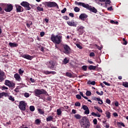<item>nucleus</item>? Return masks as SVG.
<instances>
[{
  "label": "nucleus",
  "instance_id": "f257e3e1",
  "mask_svg": "<svg viewBox=\"0 0 128 128\" xmlns=\"http://www.w3.org/2000/svg\"><path fill=\"white\" fill-rule=\"evenodd\" d=\"M76 5H78V6H82L84 8H86L87 10H90L91 12L93 13H97V10L94 8V7H92L90 6L89 4H86L85 3H82V2H78L77 1L75 2Z\"/></svg>",
  "mask_w": 128,
  "mask_h": 128
},
{
  "label": "nucleus",
  "instance_id": "f03ea898",
  "mask_svg": "<svg viewBox=\"0 0 128 128\" xmlns=\"http://www.w3.org/2000/svg\"><path fill=\"white\" fill-rule=\"evenodd\" d=\"M50 40L54 44H60L62 41V35L52 34L50 36Z\"/></svg>",
  "mask_w": 128,
  "mask_h": 128
},
{
  "label": "nucleus",
  "instance_id": "7ed1b4c3",
  "mask_svg": "<svg viewBox=\"0 0 128 128\" xmlns=\"http://www.w3.org/2000/svg\"><path fill=\"white\" fill-rule=\"evenodd\" d=\"M34 94L37 97H40L42 99V97L40 96V95L44 94L46 96H49L48 93L45 90V89H35L34 91Z\"/></svg>",
  "mask_w": 128,
  "mask_h": 128
},
{
  "label": "nucleus",
  "instance_id": "20e7f679",
  "mask_svg": "<svg viewBox=\"0 0 128 128\" xmlns=\"http://www.w3.org/2000/svg\"><path fill=\"white\" fill-rule=\"evenodd\" d=\"M82 127L84 128H90V120L86 117L84 116L82 118V122H80Z\"/></svg>",
  "mask_w": 128,
  "mask_h": 128
},
{
  "label": "nucleus",
  "instance_id": "39448f33",
  "mask_svg": "<svg viewBox=\"0 0 128 128\" xmlns=\"http://www.w3.org/2000/svg\"><path fill=\"white\" fill-rule=\"evenodd\" d=\"M42 4L44 6V7L47 8L48 7V8H54L56 7L58 9V5L57 3L56 2H44L42 3Z\"/></svg>",
  "mask_w": 128,
  "mask_h": 128
},
{
  "label": "nucleus",
  "instance_id": "423d86ee",
  "mask_svg": "<svg viewBox=\"0 0 128 128\" xmlns=\"http://www.w3.org/2000/svg\"><path fill=\"white\" fill-rule=\"evenodd\" d=\"M4 96L8 97L9 100L11 101H15L14 97L10 95V92H0V98H2Z\"/></svg>",
  "mask_w": 128,
  "mask_h": 128
},
{
  "label": "nucleus",
  "instance_id": "0eeeda50",
  "mask_svg": "<svg viewBox=\"0 0 128 128\" xmlns=\"http://www.w3.org/2000/svg\"><path fill=\"white\" fill-rule=\"evenodd\" d=\"M4 11H6V12H11L14 8L13 6L12 5V4H5L4 5Z\"/></svg>",
  "mask_w": 128,
  "mask_h": 128
},
{
  "label": "nucleus",
  "instance_id": "6e6552de",
  "mask_svg": "<svg viewBox=\"0 0 128 128\" xmlns=\"http://www.w3.org/2000/svg\"><path fill=\"white\" fill-rule=\"evenodd\" d=\"M63 48L64 49V53H65V54H70L71 48H70L68 45H67L66 44H63Z\"/></svg>",
  "mask_w": 128,
  "mask_h": 128
},
{
  "label": "nucleus",
  "instance_id": "1a4fd4ad",
  "mask_svg": "<svg viewBox=\"0 0 128 128\" xmlns=\"http://www.w3.org/2000/svg\"><path fill=\"white\" fill-rule=\"evenodd\" d=\"M20 5L22 6V7H24L26 10H31V7H30V6H32V5L28 2H23L20 4Z\"/></svg>",
  "mask_w": 128,
  "mask_h": 128
},
{
  "label": "nucleus",
  "instance_id": "9d476101",
  "mask_svg": "<svg viewBox=\"0 0 128 128\" xmlns=\"http://www.w3.org/2000/svg\"><path fill=\"white\" fill-rule=\"evenodd\" d=\"M26 103L24 101H20L19 104V108L20 110L24 111L26 109Z\"/></svg>",
  "mask_w": 128,
  "mask_h": 128
},
{
  "label": "nucleus",
  "instance_id": "9b49d317",
  "mask_svg": "<svg viewBox=\"0 0 128 128\" xmlns=\"http://www.w3.org/2000/svg\"><path fill=\"white\" fill-rule=\"evenodd\" d=\"M47 66L48 68L53 70L54 68V66H56V63L54 61H50L47 64Z\"/></svg>",
  "mask_w": 128,
  "mask_h": 128
},
{
  "label": "nucleus",
  "instance_id": "f8f14e48",
  "mask_svg": "<svg viewBox=\"0 0 128 128\" xmlns=\"http://www.w3.org/2000/svg\"><path fill=\"white\" fill-rule=\"evenodd\" d=\"M4 84L5 85L8 86V87H14L16 85L15 83L12 82L10 80H6Z\"/></svg>",
  "mask_w": 128,
  "mask_h": 128
},
{
  "label": "nucleus",
  "instance_id": "ddd939ff",
  "mask_svg": "<svg viewBox=\"0 0 128 128\" xmlns=\"http://www.w3.org/2000/svg\"><path fill=\"white\" fill-rule=\"evenodd\" d=\"M84 28L85 27H84V26H78L77 30L78 31L80 35H82L83 33H84Z\"/></svg>",
  "mask_w": 128,
  "mask_h": 128
},
{
  "label": "nucleus",
  "instance_id": "4468645a",
  "mask_svg": "<svg viewBox=\"0 0 128 128\" xmlns=\"http://www.w3.org/2000/svg\"><path fill=\"white\" fill-rule=\"evenodd\" d=\"M21 57H23V58L27 59L28 60H32V59L34 58V56H31V55H29L28 54H24L23 55H21Z\"/></svg>",
  "mask_w": 128,
  "mask_h": 128
},
{
  "label": "nucleus",
  "instance_id": "2eb2a0df",
  "mask_svg": "<svg viewBox=\"0 0 128 128\" xmlns=\"http://www.w3.org/2000/svg\"><path fill=\"white\" fill-rule=\"evenodd\" d=\"M16 12L18 13L20 12H24V9L23 7H22V5L20 6V5H17L16 6Z\"/></svg>",
  "mask_w": 128,
  "mask_h": 128
},
{
  "label": "nucleus",
  "instance_id": "dca6fc26",
  "mask_svg": "<svg viewBox=\"0 0 128 128\" xmlns=\"http://www.w3.org/2000/svg\"><path fill=\"white\" fill-rule=\"evenodd\" d=\"M82 108L84 109V110H85V114H90V111L88 106H86V105H82Z\"/></svg>",
  "mask_w": 128,
  "mask_h": 128
},
{
  "label": "nucleus",
  "instance_id": "f3484780",
  "mask_svg": "<svg viewBox=\"0 0 128 128\" xmlns=\"http://www.w3.org/2000/svg\"><path fill=\"white\" fill-rule=\"evenodd\" d=\"M88 15H86V14H80V16L79 18L81 20L84 21V20H86V18H88Z\"/></svg>",
  "mask_w": 128,
  "mask_h": 128
},
{
  "label": "nucleus",
  "instance_id": "a211bd4d",
  "mask_svg": "<svg viewBox=\"0 0 128 128\" xmlns=\"http://www.w3.org/2000/svg\"><path fill=\"white\" fill-rule=\"evenodd\" d=\"M4 72L0 70V82H2V81H4Z\"/></svg>",
  "mask_w": 128,
  "mask_h": 128
},
{
  "label": "nucleus",
  "instance_id": "6ab92c4d",
  "mask_svg": "<svg viewBox=\"0 0 128 128\" xmlns=\"http://www.w3.org/2000/svg\"><path fill=\"white\" fill-rule=\"evenodd\" d=\"M14 78H15V79H16V80H17V81H21L22 80V78L20 74H18V73H16V74H14Z\"/></svg>",
  "mask_w": 128,
  "mask_h": 128
},
{
  "label": "nucleus",
  "instance_id": "aec40b11",
  "mask_svg": "<svg viewBox=\"0 0 128 128\" xmlns=\"http://www.w3.org/2000/svg\"><path fill=\"white\" fill-rule=\"evenodd\" d=\"M67 24L69 26H72L73 27H76V24L74 22L67 21Z\"/></svg>",
  "mask_w": 128,
  "mask_h": 128
},
{
  "label": "nucleus",
  "instance_id": "412c9836",
  "mask_svg": "<svg viewBox=\"0 0 128 128\" xmlns=\"http://www.w3.org/2000/svg\"><path fill=\"white\" fill-rule=\"evenodd\" d=\"M9 46H10V47H11V48H14V47H18V45L17 43L10 42Z\"/></svg>",
  "mask_w": 128,
  "mask_h": 128
},
{
  "label": "nucleus",
  "instance_id": "4be33fe9",
  "mask_svg": "<svg viewBox=\"0 0 128 128\" xmlns=\"http://www.w3.org/2000/svg\"><path fill=\"white\" fill-rule=\"evenodd\" d=\"M44 73L46 75L50 74H52L54 75V74H56V71H44Z\"/></svg>",
  "mask_w": 128,
  "mask_h": 128
},
{
  "label": "nucleus",
  "instance_id": "5701e85b",
  "mask_svg": "<svg viewBox=\"0 0 128 128\" xmlns=\"http://www.w3.org/2000/svg\"><path fill=\"white\" fill-rule=\"evenodd\" d=\"M106 117L107 118H110L111 117V113L109 111H106Z\"/></svg>",
  "mask_w": 128,
  "mask_h": 128
},
{
  "label": "nucleus",
  "instance_id": "b1692460",
  "mask_svg": "<svg viewBox=\"0 0 128 128\" xmlns=\"http://www.w3.org/2000/svg\"><path fill=\"white\" fill-rule=\"evenodd\" d=\"M68 62H69V60L68 59V58H64L62 61V62L64 63V64H68Z\"/></svg>",
  "mask_w": 128,
  "mask_h": 128
},
{
  "label": "nucleus",
  "instance_id": "393cba45",
  "mask_svg": "<svg viewBox=\"0 0 128 128\" xmlns=\"http://www.w3.org/2000/svg\"><path fill=\"white\" fill-rule=\"evenodd\" d=\"M38 113H40V114H44V111L42 110V109L41 108H38Z\"/></svg>",
  "mask_w": 128,
  "mask_h": 128
},
{
  "label": "nucleus",
  "instance_id": "a878e982",
  "mask_svg": "<svg viewBox=\"0 0 128 128\" xmlns=\"http://www.w3.org/2000/svg\"><path fill=\"white\" fill-rule=\"evenodd\" d=\"M54 119L53 116H50L46 118V121H52Z\"/></svg>",
  "mask_w": 128,
  "mask_h": 128
},
{
  "label": "nucleus",
  "instance_id": "bb28decb",
  "mask_svg": "<svg viewBox=\"0 0 128 128\" xmlns=\"http://www.w3.org/2000/svg\"><path fill=\"white\" fill-rule=\"evenodd\" d=\"M96 68V66H94L93 65H90V66H89L90 70H95Z\"/></svg>",
  "mask_w": 128,
  "mask_h": 128
},
{
  "label": "nucleus",
  "instance_id": "cd10ccee",
  "mask_svg": "<svg viewBox=\"0 0 128 128\" xmlns=\"http://www.w3.org/2000/svg\"><path fill=\"white\" fill-rule=\"evenodd\" d=\"M96 81H90V80H88V84H91L92 85H96Z\"/></svg>",
  "mask_w": 128,
  "mask_h": 128
},
{
  "label": "nucleus",
  "instance_id": "c85d7f7f",
  "mask_svg": "<svg viewBox=\"0 0 128 128\" xmlns=\"http://www.w3.org/2000/svg\"><path fill=\"white\" fill-rule=\"evenodd\" d=\"M122 86H124V87H126V88H128V82H122Z\"/></svg>",
  "mask_w": 128,
  "mask_h": 128
},
{
  "label": "nucleus",
  "instance_id": "c756f323",
  "mask_svg": "<svg viewBox=\"0 0 128 128\" xmlns=\"http://www.w3.org/2000/svg\"><path fill=\"white\" fill-rule=\"evenodd\" d=\"M94 109H96L99 112H102V109H101L100 107L94 106Z\"/></svg>",
  "mask_w": 128,
  "mask_h": 128
},
{
  "label": "nucleus",
  "instance_id": "7c9ffc66",
  "mask_svg": "<svg viewBox=\"0 0 128 128\" xmlns=\"http://www.w3.org/2000/svg\"><path fill=\"white\" fill-rule=\"evenodd\" d=\"M30 110L32 112H34L35 110V107L33 105L30 106Z\"/></svg>",
  "mask_w": 128,
  "mask_h": 128
},
{
  "label": "nucleus",
  "instance_id": "2f4dec72",
  "mask_svg": "<svg viewBox=\"0 0 128 128\" xmlns=\"http://www.w3.org/2000/svg\"><path fill=\"white\" fill-rule=\"evenodd\" d=\"M117 124L118 126L121 125L122 126H123V127H125V124L122 122H117Z\"/></svg>",
  "mask_w": 128,
  "mask_h": 128
},
{
  "label": "nucleus",
  "instance_id": "473e14b6",
  "mask_svg": "<svg viewBox=\"0 0 128 128\" xmlns=\"http://www.w3.org/2000/svg\"><path fill=\"white\" fill-rule=\"evenodd\" d=\"M74 117L76 119H80L82 118V116H80V114H75Z\"/></svg>",
  "mask_w": 128,
  "mask_h": 128
},
{
  "label": "nucleus",
  "instance_id": "72a5a7b5",
  "mask_svg": "<svg viewBox=\"0 0 128 128\" xmlns=\"http://www.w3.org/2000/svg\"><path fill=\"white\" fill-rule=\"evenodd\" d=\"M66 76H67L68 77H70V78H71V77H72V73H70V72H66Z\"/></svg>",
  "mask_w": 128,
  "mask_h": 128
},
{
  "label": "nucleus",
  "instance_id": "f704fd0d",
  "mask_svg": "<svg viewBox=\"0 0 128 128\" xmlns=\"http://www.w3.org/2000/svg\"><path fill=\"white\" fill-rule=\"evenodd\" d=\"M56 113H57L58 115H60L62 113V111L61 109H57Z\"/></svg>",
  "mask_w": 128,
  "mask_h": 128
},
{
  "label": "nucleus",
  "instance_id": "c9c22d12",
  "mask_svg": "<svg viewBox=\"0 0 128 128\" xmlns=\"http://www.w3.org/2000/svg\"><path fill=\"white\" fill-rule=\"evenodd\" d=\"M74 11H75V12H79L80 11V8H78V7H75L74 8Z\"/></svg>",
  "mask_w": 128,
  "mask_h": 128
},
{
  "label": "nucleus",
  "instance_id": "e433bc0d",
  "mask_svg": "<svg viewBox=\"0 0 128 128\" xmlns=\"http://www.w3.org/2000/svg\"><path fill=\"white\" fill-rule=\"evenodd\" d=\"M37 10L39 12H40V11H44V8H41V7L40 6H38L37 7Z\"/></svg>",
  "mask_w": 128,
  "mask_h": 128
},
{
  "label": "nucleus",
  "instance_id": "4c0bfd02",
  "mask_svg": "<svg viewBox=\"0 0 128 128\" xmlns=\"http://www.w3.org/2000/svg\"><path fill=\"white\" fill-rule=\"evenodd\" d=\"M82 69L84 71H86V70L88 69V67L86 65H84V66H82Z\"/></svg>",
  "mask_w": 128,
  "mask_h": 128
},
{
  "label": "nucleus",
  "instance_id": "58836bf2",
  "mask_svg": "<svg viewBox=\"0 0 128 128\" xmlns=\"http://www.w3.org/2000/svg\"><path fill=\"white\" fill-rule=\"evenodd\" d=\"M35 122L36 124H40V120L39 118L36 119L35 120Z\"/></svg>",
  "mask_w": 128,
  "mask_h": 128
},
{
  "label": "nucleus",
  "instance_id": "ea45409f",
  "mask_svg": "<svg viewBox=\"0 0 128 128\" xmlns=\"http://www.w3.org/2000/svg\"><path fill=\"white\" fill-rule=\"evenodd\" d=\"M52 99V96H50V95L48 94V97H47V98H46V100H47L48 101H50Z\"/></svg>",
  "mask_w": 128,
  "mask_h": 128
},
{
  "label": "nucleus",
  "instance_id": "a19ab883",
  "mask_svg": "<svg viewBox=\"0 0 128 128\" xmlns=\"http://www.w3.org/2000/svg\"><path fill=\"white\" fill-rule=\"evenodd\" d=\"M62 110H66L67 109H68L69 107L68 106H63L62 107Z\"/></svg>",
  "mask_w": 128,
  "mask_h": 128
},
{
  "label": "nucleus",
  "instance_id": "79ce46f5",
  "mask_svg": "<svg viewBox=\"0 0 128 128\" xmlns=\"http://www.w3.org/2000/svg\"><path fill=\"white\" fill-rule=\"evenodd\" d=\"M96 93H97V94H98V95H103L104 94V91H100V92H99L98 91H96Z\"/></svg>",
  "mask_w": 128,
  "mask_h": 128
},
{
  "label": "nucleus",
  "instance_id": "37998d69",
  "mask_svg": "<svg viewBox=\"0 0 128 128\" xmlns=\"http://www.w3.org/2000/svg\"><path fill=\"white\" fill-rule=\"evenodd\" d=\"M24 97H26V98H28V97H30V93H28V92H26L24 94Z\"/></svg>",
  "mask_w": 128,
  "mask_h": 128
},
{
  "label": "nucleus",
  "instance_id": "c03bdc74",
  "mask_svg": "<svg viewBox=\"0 0 128 128\" xmlns=\"http://www.w3.org/2000/svg\"><path fill=\"white\" fill-rule=\"evenodd\" d=\"M86 96H90V95H92V92H90V91H86Z\"/></svg>",
  "mask_w": 128,
  "mask_h": 128
},
{
  "label": "nucleus",
  "instance_id": "a18cd8bd",
  "mask_svg": "<svg viewBox=\"0 0 128 128\" xmlns=\"http://www.w3.org/2000/svg\"><path fill=\"white\" fill-rule=\"evenodd\" d=\"M93 123L95 125L97 124L98 120H97L96 118H94V119H93Z\"/></svg>",
  "mask_w": 128,
  "mask_h": 128
},
{
  "label": "nucleus",
  "instance_id": "49530a36",
  "mask_svg": "<svg viewBox=\"0 0 128 128\" xmlns=\"http://www.w3.org/2000/svg\"><path fill=\"white\" fill-rule=\"evenodd\" d=\"M93 100H95L96 101H98V102H100V98H98V97H93L92 98Z\"/></svg>",
  "mask_w": 128,
  "mask_h": 128
},
{
  "label": "nucleus",
  "instance_id": "de8ad7c7",
  "mask_svg": "<svg viewBox=\"0 0 128 128\" xmlns=\"http://www.w3.org/2000/svg\"><path fill=\"white\" fill-rule=\"evenodd\" d=\"M74 105H75V106H80L81 104H80V102H75Z\"/></svg>",
  "mask_w": 128,
  "mask_h": 128
},
{
  "label": "nucleus",
  "instance_id": "09e8293b",
  "mask_svg": "<svg viewBox=\"0 0 128 128\" xmlns=\"http://www.w3.org/2000/svg\"><path fill=\"white\" fill-rule=\"evenodd\" d=\"M18 73L19 74H23V73H24V70H22L21 68L19 69Z\"/></svg>",
  "mask_w": 128,
  "mask_h": 128
},
{
  "label": "nucleus",
  "instance_id": "8fccbe9b",
  "mask_svg": "<svg viewBox=\"0 0 128 128\" xmlns=\"http://www.w3.org/2000/svg\"><path fill=\"white\" fill-rule=\"evenodd\" d=\"M76 46L78 47V48H79V49H82V46H81V45H80L79 44H76Z\"/></svg>",
  "mask_w": 128,
  "mask_h": 128
},
{
  "label": "nucleus",
  "instance_id": "3c124183",
  "mask_svg": "<svg viewBox=\"0 0 128 128\" xmlns=\"http://www.w3.org/2000/svg\"><path fill=\"white\" fill-rule=\"evenodd\" d=\"M106 103H108V104H110L111 100H110V99H108V98H107L106 99Z\"/></svg>",
  "mask_w": 128,
  "mask_h": 128
},
{
  "label": "nucleus",
  "instance_id": "603ef678",
  "mask_svg": "<svg viewBox=\"0 0 128 128\" xmlns=\"http://www.w3.org/2000/svg\"><path fill=\"white\" fill-rule=\"evenodd\" d=\"M66 8H64L62 10L61 12L62 13V14H64V13H66Z\"/></svg>",
  "mask_w": 128,
  "mask_h": 128
},
{
  "label": "nucleus",
  "instance_id": "864d4df0",
  "mask_svg": "<svg viewBox=\"0 0 128 128\" xmlns=\"http://www.w3.org/2000/svg\"><path fill=\"white\" fill-rule=\"evenodd\" d=\"M63 19H64V20H69V17H68V16H62Z\"/></svg>",
  "mask_w": 128,
  "mask_h": 128
},
{
  "label": "nucleus",
  "instance_id": "5fc2aeb1",
  "mask_svg": "<svg viewBox=\"0 0 128 128\" xmlns=\"http://www.w3.org/2000/svg\"><path fill=\"white\" fill-rule=\"evenodd\" d=\"M106 4H110L111 3L110 0H105Z\"/></svg>",
  "mask_w": 128,
  "mask_h": 128
},
{
  "label": "nucleus",
  "instance_id": "6e6d98bb",
  "mask_svg": "<svg viewBox=\"0 0 128 128\" xmlns=\"http://www.w3.org/2000/svg\"><path fill=\"white\" fill-rule=\"evenodd\" d=\"M90 57H94V56H95V53H94V52H91L90 54Z\"/></svg>",
  "mask_w": 128,
  "mask_h": 128
},
{
  "label": "nucleus",
  "instance_id": "4d7b16f0",
  "mask_svg": "<svg viewBox=\"0 0 128 128\" xmlns=\"http://www.w3.org/2000/svg\"><path fill=\"white\" fill-rule=\"evenodd\" d=\"M103 83H104V84H105V85H107L108 86H110V83H108L106 81H104Z\"/></svg>",
  "mask_w": 128,
  "mask_h": 128
},
{
  "label": "nucleus",
  "instance_id": "13d9d810",
  "mask_svg": "<svg viewBox=\"0 0 128 128\" xmlns=\"http://www.w3.org/2000/svg\"><path fill=\"white\" fill-rule=\"evenodd\" d=\"M76 98H78V99H81V98H82V96H80V94H77L76 95Z\"/></svg>",
  "mask_w": 128,
  "mask_h": 128
},
{
  "label": "nucleus",
  "instance_id": "bf43d9fd",
  "mask_svg": "<svg viewBox=\"0 0 128 128\" xmlns=\"http://www.w3.org/2000/svg\"><path fill=\"white\" fill-rule=\"evenodd\" d=\"M8 89V87H6V86H2V90H6Z\"/></svg>",
  "mask_w": 128,
  "mask_h": 128
},
{
  "label": "nucleus",
  "instance_id": "052dcab7",
  "mask_svg": "<svg viewBox=\"0 0 128 128\" xmlns=\"http://www.w3.org/2000/svg\"><path fill=\"white\" fill-rule=\"evenodd\" d=\"M105 127L106 128H109V127H110V124H109V123H107L106 121V122Z\"/></svg>",
  "mask_w": 128,
  "mask_h": 128
},
{
  "label": "nucleus",
  "instance_id": "680f3d73",
  "mask_svg": "<svg viewBox=\"0 0 128 128\" xmlns=\"http://www.w3.org/2000/svg\"><path fill=\"white\" fill-rule=\"evenodd\" d=\"M45 35V32H40V36L41 37H44Z\"/></svg>",
  "mask_w": 128,
  "mask_h": 128
},
{
  "label": "nucleus",
  "instance_id": "e2e57ef3",
  "mask_svg": "<svg viewBox=\"0 0 128 128\" xmlns=\"http://www.w3.org/2000/svg\"><path fill=\"white\" fill-rule=\"evenodd\" d=\"M39 48H40V51H42V52H44V48L42 46H40Z\"/></svg>",
  "mask_w": 128,
  "mask_h": 128
},
{
  "label": "nucleus",
  "instance_id": "0e129e2a",
  "mask_svg": "<svg viewBox=\"0 0 128 128\" xmlns=\"http://www.w3.org/2000/svg\"><path fill=\"white\" fill-rule=\"evenodd\" d=\"M108 11H112V10H114L112 6H110V7H109L108 8Z\"/></svg>",
  "mask_w": 128,
  "mask_h": 128
},
{
  "label": "nucleus",
  "instance_id": "69168bd1",
  "mask_svg": "<svg viewBox=\"0 0 128 128\" xmlns=\"http://www.w3.org/2000/svg\"><path fill=\"white\" fill-rule=\"evenodd\" d=\"M30 81L31 82H32V83L36 82V80H35V79H34L33 78H30Z\"/></svg>",
  "mask_w": 128,
  "mask_h": 128
},
{
  "label": "nucleus",
  "instance_id": "338daca9",
  "mask_svg": "<svg viewBox=\"0 0 128 128\" xmlns=\"http://www.w3.org/2000/svg\"><path fill=\"white\" fill-rule=\"evenodd\" d=\"M114 105H115V106H116V107H118V106H119V103H118V101H116V102H114Z\"/></svg>",
  "mask_w": 128,
  "mask_h": 128
},
{
  "label": "nucleus",
  "instance_id": "774afa93",
  "mask_svg": "<svg viewBox=\"0 0 128 128\" xmlns=\"http://www.w3.org/2000/svg\"><path fill=\"white\" fill-rule=\"evenodd\" d=\"M95 128H101V126L100 125V124H98L97 125H96Z\"/></svg>",
  "mask_w": 128,
  "mask_h": 128
}]
</instances>
